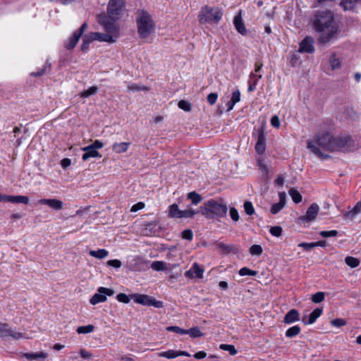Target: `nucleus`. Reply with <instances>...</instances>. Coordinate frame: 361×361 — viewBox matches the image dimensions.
Masks as SVG:
<instances>
[{"mask_svg": "<svg viewBox=\"0 0 361 361\" xmlns=\"http://www.w3.org/2000/svg\"><path fill=\"white\" fill-rule=\"evenodd\" d=\"M106 264L110 267H113L116 269H118L121 267L122 263L118 259H110L107 261Z\"/></svg>", "mask_w": 361, "mask_h": 361, "instance_id": "69168bd1", "label": "nucleus"}, {"mask_svg": "<svg viewBox=\"0 0 361 361\" xmlns=\"http://www.w3.org/2000/svg\"><path fill=\"white\" fill-rule=\"evenodd\" d=\"M39 204L47 205L55 210H61L63 206V202L57 199H41Z\"/></svg>", "mask_w": 361, "mask_h": 361, "instance_id": "412c9836", "label": "nucleus"}, {"mask_svg": "<svg viewBox=\"0 0 361 361\" xmlns=\"http://www.w3.org/2000/svg\"><path fill=\"white\" fill-rule=\"evenodd\" d=\"M98 87L97 86H92L88 90L81 92L80 95L81 97L87 98L91 95H93L97 92Z\"/></svg>", "mask_w": 361, "mask_h": 361, "instance_id": "c03bdc74", "label": "nucleus"}, {"mask_svg": "<svg viewBox=\"0 0 361 361\" xmlns=\"http://www.w3.org/2000/svg\"><path fill=\"white\" fill-rule=\"evenodd\" d=\"M233 23L235 27V29L237 31L240 33L241 35H246L247 30L245 27V25L243 22L241 15L239 13L238 15L235 16L233 20Z\"/></svg>", "mask_w": 361, "mask_h": 361, "instance_id": "b1692460", "label": "nucleus"}, {"mask_svg": "<svg viewBox=\"0 0 361 361\" xmlns=\"http://www.w3.org/2000/svg\"><path fill=\"white\" fill-rule=\"evenodd\" d=\"M358 2L359 0H341L340 6L344 11H350L353 10Z\"/></svg>", "mask_w": 361, "mask_h": 361, "instance_id": "7c9ffc66", "label": "nucleus"}, {"mask_svg": "<svg viewBox=\"0 0 361 361\" xmlns=\"http://www.w3.org/2000/svg\"><path fill=\"white\" fill-rule=\"evenodd\" d=\"M289 195H290L293 201L295 203H300L302 201V195L300 193L295 189L291 188L289 190Z\"/></svg>", "mask_w": 361, "mask_h": 361, "instance_id": "e433bc0d", "label": "nucleus"}, {"mask_svg": "<svg viewBox=\"0 0 361 361\" xmlns=\"http://www.w3.org/2000/svg\"><path fill=\"white\" fill-rule=\"evenodd\" d=\"M87 36L91 39L92 42L95 40L109 43H114L116 42V39L113 38V36L110 34H104L95 32L88 33Z\"/></svg>", "mask_w": 361, "mask_h": 361, "instance_id": "4468645a", "label": "nucleus"}, {"mask_svg": "<svg viewBox=\"0 0 361 361\" xmlns=\"http://www.w3.org/2000/svg\"><path fill=\"white\" fill-rule=\"evenodd\" d=\"M250 253L252 255H260L262 252H263V250H262V247H261V245H252L250 247Z\"/></svg>", "mask_w": 361, "mask_h": 361, "instance_id": "09e8293b", "label": "nucleus"}, {"mask_svg": "<svg viewBox=\"0 0 361 361\" xmlns=\"http://www.w3.org/2000/svg\"><path fill=\"white\" fill-rule=\"evenodd\" d=\"M80 37L81 36L74 32L70 39L65 43L66 49L68 50H72L76 46Z\"/></svg>", "mask_w": 361, "mask_h": 361, "instance_id": "bb28decb", "label": "nucleus"}, {"mask_svg": "<svg viewBox=\"0 0 361 361\" xmlns=\"http://www.w3.org/2000/svg\"><path fill=\"white\" fill-rule=\"evenodd\" d=\"M125 6V0H110L107 6V15L109 18L116 21L119 15Z\"/></svg>", "mask_w": 361, "mask_h": 361, "instance_id": "423d86ee", "label": "nucleus"}, {"mask_svg": "<svg viewBox=\"0 0 361 361\" xmlns=\"http://www.w3.org/2000/svg\"><path fill=\"white\" fill-rule=\"evenodd\" d=\"M255 149L259 154H263L266 150V137L263 130L259 131Z\"/></svg>", "mask_w": 361, "mask_h": 361, "instance_id": "a211bd4d", "label": "nucleus"}, {"mask_svg": "<svg viewBox=\"0 0 361 361\" xmlns=\"http://www.w3.org/2000/svg\"><path fill=\"white\" fill-rule=\"evenodd\" d=\"M301 331L300 327L298 325L289 328L286 331V336L288 338H293L298 336Z\"/></svg>", "mask_w": 361, "mask_h": 361, "instance_id": "72a5a7b5", "label": "nucleus"}, {"mask_svg": "<svg viewBox=\"0 0 361 361\" xmlns=\"http://www.w3.org/2000/svg\"><path fill=\"white\" fill-rule=\"evenodd\" d=\"M103 143L99 140H95L92 145L82 147V150L85 152L82 159L86 161L92 157H101V154L97 149L103 147Z\"/></svg>", "mask_w": 361, "mask_h": 361, "instance_id": "1a4fd4ad", "label": "nucleus"}, {"mask_svg": "<svg viewBox=\"0 0 361 361\" xmlns=\"http://www.w3.org/2000/svg\"><path fill=\"white\" fill-rule=\"evenodd\" d=\"M331 324L334 326L341 327L346 324L345 319L341 318L334 319L331 321Z\"/></svg>", "mask_w": 361, "mask_h": 361, "instance_id": "052dcab7", "label": "nucleus"}, {"mask_svg": "<svg viewBox=\"0 0 361 361\" xmlns=\"http://www.w3.org/2000/svg\"><path fill=\"white\" fill-rule=\"evenodd\" d=\"M130 145V142H120V143L116 142L113 145L112 149L116 153L120 154V153L126 152L128 150Z\"/></svg>", "mask_w": 361, "mask_h": 361, "instance_id": "c756f323", "label": "nucleus"}, {"mask_svg": "<svg viewBox=\"0 0 361 361\" xmlns=\"http://www.w3.org/2000/svg\"><path fill=\"white\" fill-rule=\"evenodd\" d=\"M361 212V200L357 202L355 207L350 211L344 214L345 219L353 220L358 214Z\"/></svg>", "mask_w": 361, "mask_h": 361, "instance_id": "393cba45", "label": "nucleus"}, {"mask_svg": "<svg viewBox=\"0 0 361 361\" xmlns=\"http://www.w3.org/2000/svg\"><path fill=\"white\" fill-rule=\"evenodd\" d=\"M270 233L276 237H279L282 233V228L281 226H273L270 228Z\"/></svg>", "mask_w": 361, "mask_h": 361, "instance_id": "13d9d810", "label": "nucleus"}, {"mask_svg": "<svg viewBox=\"0 0 361 361\" xmlns=\"http://www.w3.org/2000/svg\"><path fill=\"white\" fill-rule=\"evenodd\" d=\"M243 207L245 213L247 215H252L255 213V209L253 207L252 203L250 201H245L243 204Z\"/></svg>", "mask_w": 361, "mask_h": 361, "instance_id": "8fccbe9b", "label": "nucleus"}, {"mask_svg": "<svg viewBox=\"0 0 361 361\" xmlns=\"http://www.w3.org/2000/svg\"><path fill=\"white\" fill-rule=\"evenodd\" d=\"M168 331H173L178 334H186V329H183L177 326H170L166 328Z\"/></svg>", "mask_w": 361, "mask_h": 361, "instance_id": "6e6d98bb", "label": "nucleus"}, {"mask_svg": "<svg viewBox=\"0 0 361 361\" xmlns=\"http://www.w3.org/2000/svg\"><path fill=\"white\" fill-rule=\"evenodd\" d=\"M319 206L316 203H312L307 209L306 214L299 218L301 222H311L314 221L319 212Z\"/></svg>", "mask_w": 361, "mask_h": 361, "instance_id": "f8f14e48", "label": "nucleus"}, {"mask_svg": "<svg viewBox=\"0 0 361 361\" xmlns=\"http://www.w3.org/2000/svg\"><path fill=\"white\" fill-rule=\"evenodd\" d=\"M218 95L216 93H210L207 96V102L209 104L213 105L216 103Z\"/></svg>", "mask_w": 361, "mask_h": 361, "instance_id": "338daca9", "label": "nucleus"}, {"mask_svg": "<svg viewBox=\"0 0 361 361\" xmlns=\"http://www.w3.org/2000/svg\"><path fill=\"white\" fill-rule=\"evenodd\" d=\"M198 213H200L198 211H195L194 209H192V208H188L185 210H182L181 211V214L179 216H180V218H192L195 214H198Z\"/></svg>", "mask_w": 361, "mask_h": 361, "instance_id": "f704fd0d", "label": "nucleus"}, {"mask_svg": "<svg viewBox=\"0 0 361 361\" xmlns=\"http://www.w3.org/2000/svg\"><path fill=\"white\" fill-rule=\"evenodd\" d=\"M334 21V14L329 10L314 12L312 23L314 30L320 33L319 43L326 44L337 37L338 28Z\"/></svg>", "mask_w": 361, "mask_h": 361, "instance_id": "f257e3e1", "label": "nucleus"}, {"mask_svg": "<svg viewBox=\"0 0 361 361\" xmlns=\"http://www.w3.org/2000/svg\"><path fill=\"white\" fill-rule=\"evenodd\" d=\"M151 268L155 271H164L166 269V264L161 261H154L152 263Z\"/></svg>", "mask_w": 361, "mask_h": 361, "instance_id": "a19ab883", "label": "nucleus"}, {"mask_svg": "<svg viewBox=\"0 0 361 361\" xmlns=\"http://www.w3.org/2000/svg\"><path fill=\"white\" fill-rule=\"evenodd\" d=\"M89 254L92 257L102 259L108 256L109 252L105 249H99L97 250H90Z\"/></svg>", "mask_w": 361, "mask_h": 361, "instance_id": "2f4dec72", "label": "nucleus"}, {"mask_svg": "<svg viewBox=\"0 0 361 361\" xmlns=\"http://www.w3.org/2000/svg\"><path fill=\"white\" fill-rule=\"evenodd\" d=\"M345 262L351 268H355L359 266L360 260L354 257L348 256L345 259Z\"/></svg>", "mask_w": 361, "mask_h": 361, "instance_id": "4c0bfd02", "label": "nucleus"}, {"mask_svg": "<svg viewBox=\"0 0 361 361\" xmlns=\"http://www.w3.org/2000/svg\"><path fill=\"white\" fill-rule=\"evenodd\" d=\"M148 261L141 257L134 258L130 264V269L134 271H141L147 269Z\"/></svg>", "mask_w": 361, "mask_h": 361, "instance_id": "2eb2a0df", "label": "nucleus"}, {"mask_svg": "<svg viewBox=\"0 0 361 361\" xmlns=\"http://www.w3.org/2000/svg\"><path fill=\"white\" fill-rule=\"evenodd\" d=\"M91 39L89 38L87 35H85L82 39V44L81 45V50L85 52L89 49V45L91 43Z\"/></svg>", "mask_w": 361, "mask_h": 361, "instance_id": "864d4df0", "label": "nucleus"}, {"mask_svg": "<svg viewBox=\"0 0 361 361\" xmlns=\"http://www.w3.org/2000/svg\"><path fill=\"white\" fill-rule=\"evenodd\" d=\"M115 293V291L111 288L105 287H100L96 293L90 300V302L95 305L99 302H105L107 298L106 296H112Z\"/></svg>", "mask_w": 361, "mask_h": 361, "instance_id": "9d476101", "label": "nucleus"}, {"mask_svg": "<svg viewBox=\"0 0 361 361\" xmlns=\"http://www.w3.org/2000/svg\"><path fill=\"white\" fill-rule=\"evenodd\" d=\"M130 298L134 300L136 303L145 305L154 306L157 308H161L164 304L161 301L157 300L154 298L145 294H131Z\"/></svg>", "mask_w": 361, "mask_h": 361, "instance_id": "0eeeda50", "label": "nucleus"}, {"mask_svg": "<svg viewBox=\"0 0 361 361\" xmlns=\"http://www.w3.org/2000/svg\"><path fill=\"white\" fill-rule=\"evenodd\" d=\"M27 360L32 361V360L43 359L45 360L48 357V354L45 352L41 351L36 353H26L23 355Z\"/></svg>", "mask_w": 361, "mask_h": 361, "instance_id": "a878e982", "label": "nucleus"}, {"mask_svg": "<svg viewBox=\"0 0 361 361\" xmlns=\"http://www.w3.org/2000/svg\"><path fill=\"white\" fill-rule=\"evenodd\" d=\"M300 320V313L295 309H292L288 311L283 318V322L289 324Z\"/></svg>", "mask_w": 361, "mask_h": 361, "instance_id": "4be33fe9", "label": "nucleus"}, {"mask_svg": "<svg viewBox=\"0 0 361 361\" xmlns=\"http://www.w3.org/2000/svg\"><path fill=\"white\" fill-rule=\"evenodd\" d=\"M0 337L3 339L11 337L13 339L25 338L22 333L13 330L7 324L0 323Z\"/></svg>", "mask_w": 361, "mask_h": 361, "instance_id": "9b49d317", "label": "nucleus"}, {"mask_svg": "<svg viewBox=\"0 0 361 361\" xmlns=\"http://www.w3.org/2000/svg\"><path fill=\"white\" fill-rule=\"evenodd\" d=\"M116 298L120 302L128 304L129 303L131 298L130 295H127L126 293H121L116 295Z\"/></svg>", "mask_w": 361, "mask_h": 361, "instance_id": "603ef678", "label": "nucleus"}, {"mask_svg": "<svg viewBox=\"0 0 361 361\" xmlns=\"http://www.w3.org/2000/svg\"><path fill=\"white\" fill-rule=\"evenodd\" d=\"M136 23L137 33L141 38L148 37L155 29V23L152 16L145 10L137 12Z\"/></svg>", "mask_w": 361, "mask_h": 361, "instance_id": "7ed1b4c3", "label": "nucleus"}, {"mask_svg": "<svg viewBox=\"0 0 361 361\" xmlns=\"http://www.w3.org/2000/svg\"><path fill=\"white\" fill-rule=\"evenodd\" d=\"M325 294L324 292H317L312 295V300L314 303H319L324 300Z\"/></svg>", "mask_w": 361, "mask_h": 361, "instance_id": "3c124183", "label": "nucleus"}, {"mask_svg": "<svg viewBox=\"0 0 361 361\" xmlns=\"http://www.w3.org/2000/svg\"><path fill=\"white\" fill-rule=\"evenodd\" d=\"M215 245L223 255H228L229 253L238 254L239 252L238 247L234 245H227L221 242H216Z\"/></svg>", "mask_w": 361, "mask_h": 361, "instance_id": "f3484780", "label": "nucleus"}, {"mask_svg": "<svg viewBox=\"0 0 361 361\" xmlns=\"http://www.w3.org/2000/svg\"><path fill=\"white\" fill-rule=\"evenodd\" d=\"M229 213L233 221H238L239 220L240 216L237 209L235 207H231Z\"/></svg>", "mask_w": 361, "mask_h": 361, "instance_id": "0e129e2a", "label": "nucleus"}, {"mask_svg": "<svg viewBox=\"0 0 361 361\" xmlns=\"http://www.w3.org/2000/svg\"><path fill=\"white\" fill-rule=\"evenodd\" d=\"M240 92L238 90L234 91L232 94V97L231 99V105H235L237 102L240 101Z\"/></svg>", "mask_w": 361, "mask_h": 361, "instance_id": "bf43d9fd", "label": "nucleus"}, {"mask_svg": "<svg viewBox=\"0 0 361 361\" xmlns=\"http://www.w3.org/2000/svg\"><path fill=\"white\" fill-rule=\"evenodd\" d=\"M81 357L84 360L90 359L92 357V354L87 351L85 349H80L79 352Z\"/></svg>", "mask_w": 361, "mask_h": 361, "instance_id": "774afa93", "label": "nucleus"}, {"mask_svg": "<svg viewBox=\"0 0 361 361\" xmlns=\"http://www.w3.org/2000/svg\"><path fill=\"white\" fill-rule=\"evenodd\" d=\"M239 274L240 276H255L257 274V271H254V270H251L247 267H243V268H241L240 270H239Z\"/></svg>", "mask_w": 361, "mask_h": 361, "instance_id": "de8ad7c7", "label": "nucleus"}, {"mask_svg": "<svg viewBox=\"0 0 361 361\" xmlns=\"http://www.w3.org/2000/svg\"><path fill=\"white\" fill-rule=\"evenodd\" d=\"M178 106L185 111H190L191 110V104L185 100L179 101Z\"/></svg>", "mask_w": 361, "mask_h": 361, "instance_id": "5fc2aeb1", "label": "nucleus"}, {"mask_svg": "<svg viewBox=\"0 0 361 361\" xmlns=\"http://www.w3.org/2000/svg\"><path fill=\"white\" fill-rule=\"evenodd\" d=\"M0 202H11V203H22L27 204L29 203V198L23 195H8L0 193Z\"/></svg>", "mask_w": 361, "mask_h": 361, "instance_id": "ddd939ff", "label": "nucleus"}, {"mask_svg": "<svg viewBox=\"0 0 361 361\" xmlns=\"http://www.w3.org/2000/svg\"><path fill=\"white\" fill-rule=\"evenodd\" d=\"M181 211L179 209L178 206L176 204H173L169 207V216L171 218L180 219Z\"/></svg>", "mask_w": 361, "mask_h": 361, "instance_id": "473e14b6", "label": "nucleus"}, {"mask_svg": "<svg viewBox=\"0 0 361 361\" xmlns=\"http://www.w3.org/2000/svg\"><path fill=\"white\" fill-rule=\"evenodd\" d=\"M262 77V74H259L258 76H257V79H255L254 80H249L248 81V83H249V87H248V91L249 92H252L253 90H255L256 88V86L257 85V82H258V80L259 79H261Z\"/></svg>", "mask_w": 361, "mask_h": 361, "instance_id": "4d7b16f0", "label": "nucleus"}, {"mask_svg": "<svg viewBox=\"0 0 361 361\" xmlns=\"http://www.w3.org/2000/svg\"><path fill=\"white\" fill-rule=\"evenodd\" d=\"M204 269L199 266L197 263H194L192 267L185 273V276L188 278L202 279L203 277Z\"/></svg>", "mask_w": 361, "mask_h": 361, "instance_id": "6ab92c4d", "label": "nucleus"}, {"mask_svg": "<svg viewBox=\"0 0 361 361\" xmlns=\"http://www.w3.org/2000/svg\"><path fill=\"white\" fill-rule=\"evenodd\" d=\"M329 63L332 70L341 68V61L335 54H332L329 59Z\"/></svg>", "mask_w": 361, "mask_h": 361, "instance_id": "58836bf2", "label": "nucleus"}, {"mask_svg": "<svg viewBox=\"0 0 361 361\" xmlns=\"http://www.w3.org/2000/svg\"><path fill=\"white\" fill-rule=\"evenodd\" d=\"M187 197H188V199L191 200L192 204H195V205L197 204L198 203H200L202 200L201 195H199L198 193H197L196 192H189L188 194Z\"/></svg>", "mask_w": 361, "mask_h": 361, "instance_id": "c9c22d12", "label": "nucleus"}, {"mask_svg": "<svg viewBox=\"0 0 361 361\" xmlns=\"http://www.w3.org/2000/svg\"><path fill=\"white\" fill-rule=\"evenodd\" d=\"M279 202L273 204L270 208V212L272 214H276L279 213L285 206L286 195L284 192H280L279 193Z\"/></svg>", "mask_w": 361, "mask_h": 361, "instance_id": "aec40b11", "label": "nucleus"}, {"mask_svg": "<svg viewBox=\"0 0 361 361\" xmlns=\"http://www.w3.org/2000/svg\"><path fill=\"white\" fill-rule=\"evenodd\" d=\"M219 348L223 350L228 351L231 355H235L237 353V350L233 345L221 344Z\"/></svg>", "mask_w": 361, "mask_h": 361, "instance_id": "49530a36", "label": "nucleus"}, {"mask_svg": "<svg viewBox=\"0 0 361 361\" xmlns=\"http://www.w3.org/2000/svg\"><path fill=\"white\" fill-rule=\"evenodd\" d=\"M257 166L259 170L262 171L264 176H267L269 171L267 166L264 164V159L262 157H259L257 159Z\"/></svg>", "mask_w": 361, "mask_h": 361, "instance_id": "37998d69", "label": "nucleus"}, {"mask_svg": "<svg viewBox=\"0 0 361 361\" xmlns=\"http://www.w3.org/2000/svg\"><path fill=\"white\" fill-rule=\"evenodd\" d=\"M263 66V64L260 62H256L255 64V73H251L250 75V80H254L255 79L257 78V76L259 74H257L260 70L262 69Z\"/></svg>", "mask_w": 361, "mask_h": 361, "instance_id": "a18cd8bd", "label": "nucleus"}, {"mask_svg": "<svg viewBox=\"0 0 361 361\" xmlns=\"http://www.w3.org/2000/svg\"><path fill=\"white\" fill-rule=\"evenodd\" d=\"M186 334H189L192 338H199L203 336V334L197 326L186 329Z\"/></svg>", "mask_w": 361, "mask_h": 361, "instance_id": "ea45409f", "label": "nucleus"}, {"mask_svg": "<svg viewBox=\"0 0 361 361\" xmlns=\"http://www.w3.org/2000/svg\"><path fill=\"white\" fill-rule=\"evenodd\" d=\"M316 142L324 151L335 152L343 148L346 145V140L334 137L329 133H324L316 137Z\"/></svg>", "mask_w": 361, "mask_h": 361, "instance_id": "20e7f679", "label": "nucleus"}, {"mask_svg": "<svg viewBox=\"0 0 361 361\" xmlns=\"http://www.w3.org/2000/svg\"><path fill=\"white\" fill-rule=\"evenodd\" d=\"M181 236L183 239L192 240L193 238V233L190 229H186L181 233Z\"/></svg>", "mask_w": 361, "mask_h": 361, "instance_id": "e2e57ef3", "label": "nucleus"}, {"mask_svg": "<svg viewBox=\"0 0 361 361\" xmlns=\"http://www.w3.org/2000/svg\"><path fill=\"white\" fill-rule=\"evenodd\" d=\"M114 22L115 21L111 20L104 14H102L98 16V23L104 27V30L107 32L106 34L111 35L113 38L116 39L118 37L119 32L118 27Z\"/></svg>", "mask_w": 361, "mask_h": 361, "instance_id": "6e6552de", "label": "nucleus"}, {"mask_svg": "<svg viewBox=\"0 0 361 361\" xmlns=\"http://www.w3.org/2000/svg\"><path fill=\"white\" fill-rule=\"evenodd\" d=\"M227 211L228 207L223 204L222 200H221V202H219L214 199L205 202L199 209L203 216L209 219L225 217Z\"/></svg>", "mask_w": 361, "mask_h": 361, "instance_id": "f03ea898", "label": "nucleus"}, {"mask_svg": "<svg viewBox=\"0 0 361 361\" xmlns=\"http://www.w3.org/2000/svg\"><path fill=\"white\" fill-rule=\"evenodd\" d=\"M322 313V309L321 308H316L314 309L312 313H310L308 321L306 322L305 318H302V322L305 324H312L315 322V321L319 318Z\"/></svg>", "mask_w": 361, "mask_h": 361, "instance_id": "cd10ccee", "label": "nucleus"}, {"mask_svg": "<svg viewBox=\"0 0 361 361\" xmlns=\"http://www.w3.org/2000/svg\"><path fill=\"white\" fill-rule=\"evenodd\" d=\"M180 355L186 356V357L190 356V355L188 352L182 351V350L175 351L173 350H169L161 352V353H159L160 357H166L168 359L176 358Z\"/></svg>", "mask_w": 361, "mask_h": 361, "instance_id": "5701e85b", "label": "nucleus"}, {"mask_svg": "<svg viewBox=\"0 0 361 361\" xmlns=\"http://www.w3.org/2000/svg\"><path fill=\"white\" fill-rule=\"evenodd\" d=\"M94 329V326L92 324H89L87 326H81L78 327L76 331L79 334H85L92 332Z\"/></svg>", "mask_w": 361, "mask_h": 361, "instance_id": "79ce46f5", "label": "nucleus"}, {"mask_svg": "<svg viewBox=\"0 0 361 361\" xmlns=\"http://www.w3.org/2000/svg\"><path fill=\"white\" fill-rule=\"evenodd\" d=\"M222 16L223 12L221 8L204 6L201 8L197 18L200 24H216L220 21Z\"/></svg>", "mask_w": 361, "mask_h": 361, "instance_id": "39448f33", "label": "nucleus"}, {"mask_svg": "<svg viewBox=\"0 0 361 361\" xmlns=\"http://www.w3.org/2000/svg\"><path fill=\"white\" fill-rule=\"evenodd\" d=\"M320 235L323 238H329V237H334L338 235V231L336 230L332 231H323L319 233Z\"/></svg>", "mask_w": 361, "mask_h": 361, "instance_id": "680f3d73", "label": "nucleus"}, {"mask_svg": "<svg viewBox=\"0 0 361 361\" xmlns=\"http://www.w3.org/2000/svg\"><path fill=\"white\" fill-rule=\"evenodd\" d=\"M314 39L307 36L300 43L299 52H305L312 54L314 51Z\"/></svg>", "mask_w": 361, "mask_h": 361, "instance_id": "dca6fc26", "label": "nucleus"}, {"mask_svg": "<svg viewBox=\"0 0 361 361\" xmlns=\"http://www.w3.org/2000/svg\"><path fill=\"white\" fill-rule=\"evenodd\" d=\"M307 148L310 149L312 153L321 159H326L329 157L328 154L323 153L319 147L315 146L312 141L307 142Z\"/></svg>", "mask_w": 361, "mask_h": 361, "instance_id": "c85d7f7f", "label": "nucleus"}]
</instances>
